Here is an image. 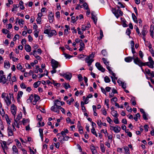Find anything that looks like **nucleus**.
Listing matches in <instances>:
<instances>
[{
    "label": "nucleus",
    "instance_id": "obj_1",
    "mask_svg": "<svg viewBox=\"0 0 154 154\" xmlns=\"http://www.w3.org/2000/svg\"><path fill=\"white\" fill-rule=\"evenodd\" d=\"M94 57V54L92 53L88 56L85 59V62L87 63L88 66L91 65L92 63L94 61L93 59Z\"/></svg>",
    "mask_w": 154,
    "mask_h": 154
},
{
    "label": "nucleus",
    "instance_id": "obj_2",
    "mask_svg": "<svg viewBox=\"0 0 154 154\" xmlns=\"http://www.w3.org/2000/svg\"><path fill=\"white\" fill-rule=\"evenodd\" d=\"M148 60L149 62L144 63L143 66H147L150 68H153L154 61L152 60V57L149 56L148 58Z\"/></svg>",
    "mask_w": 154,
    "mask_h": 154
},
{
    "label": "nucleus",
    "instance_id": "obj_3",
    "mask_svg": "<svg viewBox=\"0 0 154 154\" xmlns=\"http://www.w3.org/2000/svg\"><path fill=\"white\" fill-rule=\"evenodd\" d=\"M112 13L117 18H118L119 16H122V12L121 11L119 8H118V9L112 8Z\"/></svg>",
    "mask_w": 154,
    "mask_h": 154
},
{
    "label": "nucleus",
    "instance_id": "obj_4",
    "mask_svg": "<svg viewBox=\"0 0 154 154\" xmlns=\"http://www.w3.org/2000/svg\"><path fill=\"white\" fill-rule=\"evenodd\" d=\"M44 32L45 34H48V36L50 37L57 35V32L55 30L50 29H45Z\"/></svg>",
    "mask_w": 154,
    "mask_h": 154
},
{
    "label": "nucleus",
    "instance_id": "obj_5",
    "mask_svg": "<svg viewBox=\"0 0 154 154\" xmlns=\"http://www.w3.org/2000/svg\"><path fill=\"white\" fill-rule=\"evenodd\" d=\"M133 60L134 63L140 67H141L143 66L144 63L142 62L138 57L134 55L133 56Z\"/></svg>",
    "mask_w": 154,
    "mask_h": 154
},
{
    "label": "nucleus",
    "instance_id": "obj_6",
    "mask_svg": "<svg viewBox=\"0 0 154 154\" xmlns=\"http://www.w3.org/2000/svg\"><path fill=\"white\" fill-rule=\"evenodd\" d=\"M4 72L2 70L0 71V82L5 84L7 81L5 75L4 74Z\"/></svg>",
    "mask_w": 154,
    "mask_h": 154
},
{
    "label": "nucleus",
    "instance_id": "obj_7",
    "mask_svg": "<svg viewBox=\"0 0 154 154\" xmlns=\"http://www.w3.org/2000/svg\"><path fill=\"white\" fill-rule=\"evenodd\" d=\"M51 63L52 68L56 69L58 67H61V65L59 64V62L54 59L51 60Z\"/></svg>",
    "mask_w": 154,
    "mask_h": 154
},
{
    "label": "nucleus",
    "instance_id": "obj_8",
    "mask_svg": "<svg viewBox=\"0 0 154 154\" xmlns=\"http://www.w3.org/2000/svg\"><path fill=\"white\" fill-rule=\"evenodd\" d=\"M110 129L113 130L116 133L119 132L121 130V128L118 125H116L115 127L110 125Z\"/></svg>",
    "mask_w": 154,
    "mask_h": 154
},
{
    "label": "nucleus",
    "instance_id": "obj_9",
    "mask_svg": "<svg viewBox=\"0 0 154 154\" xmlns=\"http://www.w3.org/2000/svg\"><path fill=\"white\" fill-rule=\"evenodd\" d=\"M1 144L4 152L6 154L5 150H7L8 149V147L7 145V142L5 141H2V142L1 143Z\"/></svg>",
    "mask_w": 154,
    "mask_h": 154
},
{
    "label": "nucleus",
    "instance_id": "obj_10",
    "mask_svg": "<svg viewBox=\"0 0 154 154\" xmlns=\"http://www.w3.org/2000/svg\"><path fill=\"white\" fill-rule=\"evenodd\" d=\"M11 110L12 114L14 116V117H15L17 109L16 106L14 104H13L11 106Z\"/></svg>",
    "mask_w": 154,
    "mask_h": 154
},
{
    "label": "nucleus",
    "instance_id": "obj_11",
    "mask_svg": "<svg viewBox=\"0 0 154 154\" xmlns=\"http://www.w3.org/2000/svg\"><path fill=\"white\" fill-rule=\"evenodd\" d=\"M95 66L99 70L101 71L102 72H103L105 71V69L101 65L100 63L98 62L96 63Z\"/></svg>",
    "mask_w": 154,
    "mask_h": 154
},
{
    "label": "nucleus",
    "instance_id": "obj_12",
    "mask_svg": "<svg viewBox=\"0 0 154 154\" xmlns=\"http://www.w3.org/2000/svg\"><path fill=\"white\" fill-rule=\"evenodd\" d=\"M95 66L99 70L101 71L102 72H103L105 71V69L101 65L100 63L98 62L96 63Z\"/></svg>",
    "mask_w": 154,
    "mask_h": 154
},
{
    "label": "nucleus",
    "instance_id": "obj_13",
    "mask_svg": "<svg viewBox=\"0 0 154 154\" xmlns=\"http://www.w3.org/2000/svg\"><path fill=\"white\" fill-rule=\"evenodd\" d=\"M106 68L108 70L109 73L110 74L112 75L113 77H114L116 79H117V77H116V75L115 73H114L112 71L111 69V67L109 66H106Z\"/></svg>",
    "mask_w": 154,
    "mask_h": 154
},
{
    "label": "nucleus",
    "instance_id": "obj_14",
    "mask_svg": "<svg viewBox=\"0 0 154 154\" xmlns=\"http://www.w3.org/2000/svg\"><path fill=\"white\" fill-rule=\"evenodd\" d=\"M150 35L152 38L153 37L154 35V26L151 25L150 27Z\"/></svg>",
    "mask_w": 154,
    "mask_h": 154
},
{
    "label": "nucleus",
    "instance_id": "obj_15",
    "mask_svg": "<svg viewBox=\"0 0 154 154\" xmlns=\"http://www.w3.org/2000/svg\"><path fill=\"white\" fill-rule=\"evenodd\" d=\"M63 76L67 80H70L72 77V75L70 73H66L64 74Z\"/></svg>",
    "mask_w": 154,
    "mask_h": 154
},
{
    "label": "nucleus",
    "instance_id": "obj_16",
    "mask_svg": "<svg viewBox=\"0 0 154 154\" xmlns=\"http://www.w3.org/2000/svg\"><path fill=\"white\" fill-rule=\"evenodd\" d=\"M48 18L49 20V22L51 23H52L53 22V19L54 18V14L52 13H51L49 14Z\"/></svg>",
    "mask_w": 154,
    "mask_h": 154
},
{
    "label": "nucleus",
    "instance_id": "obj_17",
    "mask_svg": "<svg viewBox=\"0 0 154 154\" xmlns=\"http://www.w3.org/2000/svg\"><path fill=\"white\" fill-rule=\"evenodd\" d=\"M8 136H11L13 135V132L10 126H8Z\"/></svg>",
    "mask_w": 154,
    "mask_h": 154
},
{
    "label": "nucleus",
    "instance_id": "obj_18",
    "mask_svg": "<svg viewBox=\"0 0 154 154\" xmlns=\"http://www.w3.org/2000/svg\"><path fill=\"white\" fill-rule=\"evenodd\" d=\"M5 100L7 106H9L11 103V100L9 99L8 97H6L5 98Z\"/></svg>",
    "mask_w": 154,
    "mask_h": 154
},
{
    "label": "nucleus",
    "instance_id": "obj_19",
    "mask_svg": "<svg viewBox=\"0 0 154 154\" xmlns=\"http://www.w3.org/2000/svg\"><path fill=\"white\" fill-rule=\"evenodd\" d=\"M51 111H54V112H57L58 113H59L60 112V110L59 109H57L56 107H55V106H52L51 108Z\"/></svg>",
    "mask_w": 154,
    "mask_h": 154
},
{
    "label": "nucleus",
    "instance_id": "obj_20",
    "mask_svg": "<svg viewBox=\"0 0 154 154\" xmlns=\"http://www.w3.org/2000/svg\"><path fill=\"white\" fill-rule=\"evenodd\" d=\"M133 59V57H128L125 58V62L129 63L131 62Z\"/></svg>",
    "mask_w": 154,
    "mask_h": 154
},
{
    "label": "nucleus",
    "instance_id": "obj_21",
    "mask_svg": "<svg viewBox=\"0 0 154 154\" xmlns=\"http://www.w3.org/2000/svg\"><path fill=\"white\" fill-rule=\"evenodd\" d=\"M23 93L22 91H19L17 95V99L18 100H20V98L22 97Z\"/></svg>",
    "mask_w": 154,
    "mask_h": 154
},
{
    "label": "nucleus",
    "instance_id": "obj_22",
    "mask_svg": "<svg viewBox=\"0 0 154 154\" xmlns=\"http://www.w3.org/2000/svg\"><path fill=\"white\" fill-rule=\"evenodd\" d=\"M25 49L27 52H30L31 51V48L29 45H25Z\"/></svg>",
    "mask_w": 154,
    "mask_h": 154
},
{
    "label": "nucleus",
    "instance_id": "obj_23",
    "mask_svg": "<svg viewBox=\"0 0 154 154\" xmlns=\"http://www.w3.org/2000/svg\"><path fill=\"white\" fill-rule=\"evenodd\" d=\"M5 117L6 120L7 121V124L8 125V126H10V125H11L10 122H11L10 120V119L9 118L8 116L6 114L5 115Z\"/></svg>",
    "mask_w": 154,
    "mask_h": 154
},
{
    "label": "nucleus",
    "instance_id": "obj_24",
    "mask_svg": "<svg viewBox=\"0 0 154 154\" xmlns=\"http://www.w3.org/2000/svg\"><path fill=\"white\" fill-rule=\"evenodd\" d=\"M17 122L18 121H17V120H16V119H15L14 121V123H13L12 125L13 128V129L14 131L16 130L15 126H16L17 124Z\"/></svg>",
    "mask_w": 154,
    "mask_h": 154
},
{
    "label": "nucleus",
    "instance_id": "obj_25",
    "mask_svg": "<svg viewBox=\"0 0 154 154\" xmlns=\"http://www.w3.org/2000/svg\"><path fill=\"white\" fill-rule=\"evenodd\" d=\"M12 150L14 152V153H15L16 154H18V150L15 145H14L12 147Z\"/></svg>",
    "mask_w": 154,
    "mask_h": 154
},
{
    "label": "nucleus",
    "instance_id": "obj_26",
    "mask_svg": "<svg viewBox=\"0 0 154 154\" xmlns=\"http://www.w3.org/2000/svg\"><path fill=\"white\" fill-rule=\"evenodd\" d=\"M90 147L93 154H95L96 153V151L94 146L93 145H91Z\"/></svg>",
    "mask_w": 154,
    "mask_h": 154
},
{
    "label": "nucleus",
    "instance_id": "obj_27",
    "mask_svg": "<svg viewBox=\"0 0 154 154\" xmlns=\"http://www.w3.org/2000/svg\"><path fill=\"white\" fill-rule=\"evenodd\" d=\"M111 114L115 117H118V113L116 111H111Z\"/></svg>",
    "mask_w": 154,
    "mask_h": 154
},
{
    "label": "nucleus",
    "instance_id": "obj_28",
    "mask_svg": "<svg viewBox=\"0 0 154 154\" xmlns=\"http://www.w3.org/2000/svg\"><path fill=\"white\" fill-rule=\"evenodd\" d=\"M92 17L91 18L93 20V21L94 23L96 24L97 21V17L94 15L93 14V12L91 13Z\"/></svg>",
    "mask_w": 154,
    "mask_h": 154
},
{
    "label": "nucleus",
    "instance_id": "obj_29",
    "mask_svg": "<svg viewBox=\"0 0 154 154\" xmlns=\"http://www.w3.org/2000/svg\"><path fill=\"white\" fill-rule=\"evenodd\" d=\"M147 32L148 31L145 29L144 27H143L142 30L141 32L142 35L143 36H144V37H145Z\"/></svg>",
    "mask_w": 154,
    "mask_h": 154
},
{
    "label": "nucleus",
    "instance_id": "obj_30",
    "mask_svg": "<svg viewBox=\"0 0 154 154\" xmlns=\"http://www.w3.org/2000/svg\"><path fill=\"white\" fill-rule=\"evenodd\" d=\"M102 60H103L104 63L106 65V66H108L109 65V62L107 61V60L104 58H102Z\"/></svg>",
    "mask_w": 154,
    "mask_h": 154
},
{
    "label": "nucleus",
    "instance_id": "obj_31",
    "mask_svg": "<svg viewBox=\"0 0 154 154\" xmlns=\"http://www.w3.org/2000/svg\"><path fill=\"white\" fill-rule=\"evenodd\" d=\"M4 66L6 69H8L10 68V65L9 62L6 61L4 62Z\"/></svg>",
    "mask_w": 154,
    "mask_h": 154
},
{
    "label": "nucleus",
    "instance_id": "obj_32",
    "mask_svg": "<svg viewBox=\"0 0 154 154\" xmlns=\"http://www.w3.org/2000/svg\"><path fill=\"white\" fill-rule=\"evenodd\" d=\"M140 117V115L139 113H137L136 115L134 117V119L135 120V121L137 122L138 120V119H139Z\"/></svg>",
    "mask_w": 154,
    "mask_h": 154
},
{
    "label": "nucleus",
    "instance_id": "obj_33",
    "mask_svg": "<svg viewBox=\"0 0 154 154\" xmlns=\"http://www.w3.org/2000/svg\"><path fill=\"white\" fill-rule=\"evenodd\" d=\"M33 98V97L32 94H31L29 97V99L27 100V102L28 103H31Z\"/></svg>",
    "mask_w": 154,
    "mask_h": 154
},
{
    "label": "nucleus",
    "instance_id": "obj_34",
    "mask_svg": "<svg viewBox=\"0 0 154 154\" xmlns=\"http://www.w3.org/2000/svg\"><path fill=\"white\" fill-rule=\"evenodd\" d=\"M91 133L94 135L96 137L98 136L97 134L95 131V129L94 127H92V128L91 130Z\"/></svg>",
    "mask_w": 154,
    "mask_h": 154
},
{
    "label": "nucleus",
    "instance_id": "obj_35",
    "mask_svg": "<svg viewBox=\"0 0 154 154\" xmlns=\"http://www.w3.org/2000/svg\"><path fill=\"white\" fill-rule=\"evenodd\" d=\"M58 102H59L58 100H56L54 103V106H55V107H56V108H57V109L59 110L60 108H61V107L60 106H58L57 104Z\"/></svg>",
    "mask_w": 154,
    "mask_h": 154
},
{
    "label": "nucleus",
    "instance_id": "obj_36",
    "mask_svg": "<svg viewBox=\"0 0 154 154\" xmlns=\"http://www.w3.org/2000/svg\"><path fill=\"white\" fill-rule=\"evenodd\" d=\"M100 148L102 152H104L105 151V149L103 143H101L100 145Z\"/></svg>",
    "mask_w": 154,
    "mask_h": 154
},
{
    "label": "nucleus",
    "instance_id": "obj_37",
    "mask_svg": "<svg viewBox=\"0 0 154 154\" xmlns=\"http://www.w3.org/2000/svg\"><path fill=\"white\" fill-rule=\"evenodd\" d=\"M69 137L68 136H65L62 139H60L59 140L61 142H62V140L63 141H67L69 139Z\"/></svg>",
    "mask_w": 154,
    "mask_h": 154
},
{
    "label": "nucleus",
    "instance_id": "obj_38",
    "mask_svg": "<svg viewBox=\"0 0 154 154\" xmlns=\"http://www.w3.org/2000/svg\"><path fill=\"white\" fill-rule=\"evenodd\" d=\"M104 80L106 83H109L110 82V80L109 78L107 76H106L105 77Z\"/></svg>",
    "mask_w": 154,
    "mask_h": 154
},
{
    "label": "nucleus",
    "instance_id": "obj_39",
    "mask_svg": "<svg viewBox=\"0 0 154 154\" xmlns=\"http://www.w3.org/2000/svg\"><path fill=\"white\" fill-rule=\"evenodd\" d=\"M40 81H38L37 82H35L33 84V86L35 88H37L39 85L40 84Z\"/></svg>",
    "mask_w": 154,
    "mask_h": 154
},
{
    "label": "nucleus",
    "instance_id": "obj_40",
    "mask_svg": "<svg viewBox=\"0 0 154 154\" xmlns=\"http://www.w3.org/2000/svg\"><path fill=\"white\" fill-rule=\"evenodd\" d=\"M132 17L133 19V20L134 21V22H135V23H137V17H136V16L133 13H132Z\"/></svg>",
    "mask_w": 154,
    "mask_h": 154
},
{
    "label": "nucleus",
    "instance_id": "obj_41",
    "mask_svg": "<svg viewBox=\"0 0 154 154\" xmlns=\"http://www.w3.org/2000/svg\"><path fill=\"white\" fill-rule=\"evenodd\" d=\"M0 113L2 117H3L4 116H5V112L4 111V109L2 108L0 109Z\"/></svg>",
    "mask_w": 154,
    "mask_h": 154
},
{
    "label": "nucleus",
    "instance_id": "obj_42",
    "mask_svg": "<svg viewBox=\"0 0 154 154\" xmlns=\"http://www.w3.org/2000/svg\"><path fill=\"white\" fill-rule=\"evenodd\" d=\"M125 154H130L129 150L128 148L126 147L124 148Z\"/></svg>",
    "mask_w": 154,
    "mask_h": 154
},
{
    "label": "nucleus",
    "instance_id": "obj_43",
    "mask_svg": "<svg viewBox=\"0 0 154 154\" xmlns=\"http://www.w3.org/2000/svg\"><path fill=\"white\" fill-rule=\"evenodd\" d=\"M15 141L16 142V145L17 147L19 148H20L21 146V145L20 141L18 140H16Z\"/></svg>",
    "mask_w": 154,
    "mask_h": 154
},
{
    "label": "nucleus",
    "instance_id": "obj_44",
    "mask_svg": "<svg viewBox=\"0 0 154 154\" xmlns=\"http://www.w3.org/2000/svg\"><path fill=\"white\" fill-rule=\"evenodd\" d=\"M40 99V97L36 94L34 95V100L36 101H38Z\"/></svg>",
    "mask_w": 154,
    "mask_h": 154
},
{
    "label": "nucleus",
    "instance_id": "obj_45",
    "mask_svg": "<svg viewBox=\"0 0 154 154\" xmlns=\"http://www.w3.org/2000/svg\"><path fill=\"white\" fill-rule=\"evenodd\" d=\"M74 101V99L73 98H71L70 100H67L66 102L67 104H69V105H70L71 102H73Z\"/></svg>",
    "mask_w": 154,
    "mask_h": 154
},
{
    "label": "nucleus",
    "instance_id": "obj_46",
    "mask_svg": "<svg viewBox=\"0 0 154 154\" xmlns=\"http://www.w3.org/2000/svg\"><path fill=\"white\" fill-rule=\"evenodd\" d=\"M8 94L7 93H3L2 95V97L3 98H5L6 97H8Z\"/></svg>",
    "mask_w": 154,
    "mask_h": 154
},
{
    "label": "nucleus",
    "instance_id": "obj_47",
    "mask_svg": "<svg viewBox=\"0 0 154 154\" xmlns=\"http://www.w3.org/2000/svg\"><path fill=\"white\" fill-rule=\"evenodd\" d=\"M150 70L148 68H146L145 69V72L146 73V74L149 75L150 74Z\"/></svg>",
    "mask_w": 154,
    "mask_h": 154
},
{
    "label": "nucleus",
    "instance_id": "obj_48",
    "mask_svg": "<svg viewBox=\"0 0 154 154\" xmlns=\"http://www.w3.org/2000/svg\"><path fill=\"white\" fill-rule=\"evenodd\" d=\"M131 33V30L129 28H127L126 32V34L130 37V35Z\"/></svg>",
    "mask_w": 154,
    "mask_h": 154
},
{
    "label": "nucleus",
    "instance_id": "obj_49",
    "mask_svg": "<svg viewBox=\"0 0 154 154\" xmlns=\"http://www.w3.org/2000/svg\"><path fill=\"white\" fill-rule=\"evenodd\" d=\"M19 38V35L17 34H16L14 36V37L13 38V40L14 41H16L17 39H18Z\"/></svg>",
    "mask_w": 154,
    "mask_h": 154
},
{
    "label": "nucleus",
    "instance_id": "obj_50",
    "mask_svg": "<svg viewBox=\"0 0 154 154\" xmlns=\"http://www.w3.org/2000/svg\"><path fill=\"white\" fill-rule=\"evenodd\" d=\"M139 54L142 60L144 56L143 52L141 51H140L139 52Z\"/></svg>",
    "mask_w": 154,
    "mask_h": 154
},
{
    "label": "nucleus",
    "instance_id": "obj_51",
    "mask_svg": "<svg viewBox=\"0 0 154 154\" xmlns=\"http://www.w3.org/2000/svg\"><path fill=\"white\" fill-rule=\"evenodd\" d=\"M13 6V8H12V11H14L15 10L14 8H18L19 7V5H18V4L14 5Z\"/></svg>",
    "mask_w": 154,
    "mask_h": 154
},
{
    "label": "nucleus",
    "instance_id": "obj_52",
    "mask_svg": "<svg viewBox=\"0 0 154 154\" xmlns=\"http://www.w3.org/2000/svg\"><path fill=\"white\" fill-rule=\"evenodd\" d=\"M100 132L101 133H103L105 134V136H106L108 135V133L106 130L105 131H104V130L102 129L101 130Z\"/></svg>",
    "mask_w": 154,
    "mask_h": 154
},
{
    "label": "nucleus",
    "instance_id": "obj_53",
    "mask_svg": "<svg viewBox=\"0 0 154 154\" xmlns=\"http://www.w3.org/2000/svg\"><path fill=\"white\" fill-rule=\"evenodd\" d=\"M0 129L2 130H3L4 127L1 120H0Z\"/></svg>",
    "mask_w": 154,
    "mask_h": 154
},
{
    "label": "nucleus",
    "instance_id": "obj_54",
    "mask_svg": "<svg viewBox=\"0 0 154 154\" xmlns=\"http://www.w3.org/2000/svg\"><path fill=\"white\" fill-rule=\"evenodd\" d=\"M82 93L83 92L82 91H81L79 92L78 91H77L75 92V94L76 96H78L80 94L81 95H82Z\"/></svg>",
    "mask_w": 154,
    "mask_h": 154
},
{
    "label": "nucleus",
    "instance_id": "obj_55",
    "mask_svg": "<svg viewBox=\"0 0 154 154\" xmlns=\"http://www.w3.org/2000/svg\"><path fill=\"white\" fill-rule=\"evenodd\" d=\"M2 32L3 33L5 34H7L8 32H9V31L7 30L6 29H3L2 30Z\"/></svg>",
    "mask_w": 154,
    "mask_h": 154
},
{
    "label": "nucleus",
    "instance_id": "obj_56",
    "mask_svg": "<svg viewBox=\"0 0 154 154\" xmlns=\"http://www.w3.org/2000/svg\"><path fill=\"white\" fill-rule=\"evenodd\" d=\"M17 68L19 70H22L23 69V67L20 63H19L17 66Z\"/></svg>",
    "mask_w": 154,
    "mask_h": 154
},
{
    "label": "nucleus",
    "instance_id": "obj_57",
    "mask_svg": "<svg viewBox=\"0 0 154 154\" xmlns=\"http://www.w3.org/2000/svg\"><path fill=\"white\" fill-rule=\"evenodd\" d=\"M106 120L107 122L110 124H111V123L112 122V120L111 119V118L109 117H108L106 118Z\"/></svg>",
    "mask_w": 154,
    "mask_h": 154
},
{
    "label": "nucleus",
    "instance_id": "obj_58",
    "mask_svg": "<svg viewBox=\"0 0 154 154\" xmlns=\"http://www.w3.org/2000/svg\"><path fill=\"white\" fill-rule=\"evenodd\" d=\"M20 86L21 88L23 89H25L26 88V85L23 83H22L21 84Z\"/></svg>",
    "mask_w": 154,
    "mask_h": 154
},
{
    "label": "nucleus",
    "instance_id": "obj_59",
    "mask_svg": "<svg viewBox=\"0 0 154 154\" xmlns=\"http://www.w3.org/2000/svg\"><path fill=\"white\" fill-rule=\"evenodd\" d=\"M83 7L86 10L88 9V5L86 2L84 3L83 5Z\"/></svg>",
    "mask_w": 154,
    "mask_h": 154
},
{
    "label": "nucleus",
    "instance_id": "obj_60",
    "mask_svg": "<svg viewBox=\"0 0 154 154\" xmlns=\"http://www.w3.org/2000/svg\"><path fill=\"white\" fill-rule=\"evenodd\" d=\"M143 127H144V130H145V131H146L147 132V131H148L149 128V127L147 125H145Z\"/></svg>",
    "mask_w": 154,
    "mask_h": 154
},
{
    "label": "nucleus",
    "instance_id": "obj_61",
    "mask_svg": "<svg viewBox=\"0 0 154 154\" xmlns=\"http://www.w3.org/2000/svg\"><path fill=\"white\" fill-rule=\"evenodd\" d=\"M41 18H40V17H38L36 19V21L37 23L40 24L41 22Z\"/></svg>",
    "mask_w": 154,
    "mask_h": 154
},
{
    "label": "nucleus",
    "instance_id": "obj_62",
    "mask_svg": "<svg viewBox=\"0 0 154 154\" xmlns=\"http://www.w3.org/2000/svg\"><path fill=\"white\" fill-rule=\"evenodd\" d=\"M79 128V131L80 134H82L83 132L82 128L81 126H80Z\"/></svg>",
    "mask_w": 154,
    "mask_h": 154
},
{
    "label": "nucleus",
    "instance_id": "obj_63",
    "mask_svg": "<svg viewBox=\"0 0 154 154\" xmlns=\"http://www.w3.org/2000/svg\"><path fill=\"white\" fill-rule=\"evenodd\" d=\"M114 119V122L116 124H118L119 123V119L118 117H115Z\"/></svg>",
    "mask_w": 154,
    "mask_h": 154
},
{
    "label": "nucleus",
    "instance_id": "obj_64",
    "mask_svg": "<svg viewBox=\"0 0 154 154\" xmlns=\"http://www.w3.org/2000/svg\"><path fill=\"white\" fill-rule=\"evenodd\" d=\"M97 123V125L100 127H101V125H102V123L100 120H98Z\"/></svg>",
    "mask_w": 154,
    "mask_h": 154
}]
</instances>
